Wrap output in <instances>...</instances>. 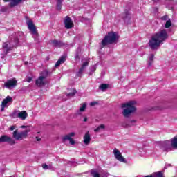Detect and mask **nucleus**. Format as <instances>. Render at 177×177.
Returning <instances> with one entry per match:
<instances>
[{"label":"nucleus","mask_w":177,"mask_h":177,"mask_svg":"<svg viewBox=\"0 0 177 177\" xmlns=\"http://www.w3.org/2000/svg\"><path fill=\"white\" fill-rule=\"evenodd\" d=\"M109 84H102L99 86V89H100L101 91H106V89H109Z\"/></svg>","instance_id":"a878e982"},{"label":"nucleus","mask_w":177,"mask_h":177,"mask_svg":"<svg viewBox=\"0 0 177 177\" xmlns=\"http://www.w3.org/2000/svg\"><path fill=\"white\" fill-rule=\"evenodd\" d=\"M171 147H172V139L171 140V142H169V141H165L160 145V149L163 151H171Z\"/></svg>","instance_id":"9d476101"},{"label":"nucleus","mask_w":177,"mask_h":177,"mask_svg":"<svg viewBox=\"0 0 177 177\" xmlns=\"http://www.w3.org/2000/svg\"><path fill=\"white\" fill-rule=\"evenodd\" d=\"M172 25V24L171 23V20H168L167 21L166 24H165V28H169V27Z\"/></svg>","instance_id":"c756f323"},{"label":"nucleus","mask_w":177,"mask_h":177,"mask_svg":"<svg viewBox=\"0 0 177 177\" xmlns=\"http://www.w3.org/2000/svg\"><path fill=\"white\" fill-rule=\"evenodd\" d=\"M35 139H36V140H37V142H41V138H39V137H38V136H37V137L35 138Z\"/></svg>","instance_id":"f704fd0d"},{"label":"nucleus","mask_w":177,"mask_h":177,"mask_svg":"<svg viewBox=\"0 0 177 177\" xmlns=\"http://www.w3.org/2000/svg\"><path fill=\"white\" fill-rule=\"evenodd\" d=\"M23 1H24V0H10L9 3V7L15 8V6H17L19 3H21Z\"/></svg>","instance_id":"dca6fc26"},{"label":"nucleus","mask_w":177,"mask_h":177,"mask_svg":"<svg viewBox=\"0 0 177 177\" xmlns=\"http://www.w3.org/2000/svg\"><path fill=\"white\" fill-rule=\"evenodd\" d=\"M171 147L173 149H177V136L171 138Z\"/></svg>","instance_id":"4be33fe9"},{"label":"nucleus","mask_w":177,"mask_h":177,"mask_svg":"<svg viewBox=\"0 0 177 177\" xmlns=\"http://www.w3.org/2000/svg\"><path fill=\"white\" fill-rule=\"evenodd\" d=\"M63 4V1L62 0H57V10H62V5Z\"/></svg>","instance_id":"bb28decb"},{"label":"nucleus","mask_w":177,"mask_h":177,"mask_svg":"<svg viewBox=\"0 0 177 177\" xmlns=\"http://www.w3.org/2000/svg\"><path fill=\"white\" fill-rule=\"evenodd\" d=\"M11 0H3L4 2H10Z\"/></svg>","instance_id":"a19ab883"},{"label":"nucleus","mask_w":177,"mask_h":177,"mask_svg":"<svg viewBox=\"0 0 177 177\" xmlns=\"http://www.w3.org/2000/svg\"><path fill=\"white\" fill-rule=\"evenodd\" d=\"M1 59H5V55L1 56Z\"/></svg>","instance_id":"79ce46f5"},{"label":"nucleus","mask_w":177,"mask_h":177,"mask_svg":"<svg viewBox=\"0 0 177 177\" xmlns=\"http://www.w3.org/2000/svg\"><path fill=\"white\" fill-rule=\"evenodd\" d=\"M149 59V66H151L153 63V60H154V54H150Z\"/></svg>","instance_id":"c85d7f7f"},{"label":"nucleus","mask_w":177,"mask_h":177,"mask_svg":"<svg viewBox=\"0 0 177 177\" xmlns=\"http://www.w3.org/2000/svg\"><path fill=\"white\" fill-rule=\"evenodd\" d=\"M145 177H153L152 176H145Z\"/></svg>","instance_id":"37998d69"},{"label":"nucleus","mask_w":177,"mask_h":177,"mask_svg":"<svg viewBox=\"0 0 177 177\" xmlns=\"http://www.w3.org/2000/svg\"><path fill=\"white\" fill-rule=\"evenodd\" d=\"M88 64H89V61H86L84 62H83L80 70H79L77 76V77H81V74H82V72L85 70L86 67H87Z\"/></svg>","instance_id":"4468645a"},{"label":"nucleus","mask_w":177,"mask_h":177,"mask_svg":"<svg viewBox=\"0 0 177 177\" xmlns=\"http://www.w3.org/2000/svg\"><path fill=\"white\" fill-rule=\"evenodd\" d=\"M17 85V80L16 79L8 80L6 82L4 83V86L7 89H12Z\"/></svg>","instance_id":"1a4fd4ad"},{"label":"nucleus","mask_w":177,"mask_h":177,"mask_svg":"<svg viewBox=\"0 0 177 177\" xmlns=\"http://www.w3.org/2000/svg\"><path fill=\"white\" fill-rule=\"evenodd\" d=\"M13 138L16 140H23L24 138H27V133H13Z\"/></svg>","instance_id":"2eb2a0df"},{"label":"nucleus","mask_w":177,"mask_h":177,"mask_svg":"<svg viewBox=\"0 0 177 177\" xmlns=\"http://www.w3.org/2000/svg\"><path fill=\"white\" fill-rule=\"evenodd\" d=\"M20 128L25 129L24 133H28L31 132L32 129H34L31 126H25V125L21 126Z\"/></svg>","instance_id":"aec40b11"},{"label":"nucleus","mask_w":177,"mask_h":177,"mask_svg":"<svg viewBox=\"0 0 177 177\" xmlns=\"http://www.w3.org/2000/svg\"><path fill=\"white\" fill-rule=\"evenodd\" d=\"M86 110V103L80 105V108L75 113V115H81Z\"/></svg>","instance_id":"ddd939ff"},{"label":"nucleus","mask_w":177,"mask_h":177,"mask_svg":"<svg viewBox=\"0 0 177 177\" xmlns=\"http://www.w3.org/2000/svg\"><path fill=\"white\" fill-rule=\"evenodd\" d=\"M96 104H97V102H93L90 104V106H96Z\"/></svg>","instance_id":"473e14b6"},{"label":"nucleus","mask_w":177,"mask_h":177,"mask_svg":"<svg viewBox=\"0 0 177 177\" xmlns=\"http://www.w3.org/2000/svg\"><path fill=\"white\" fill-rule=\"evenodd\" d=\"M49 77V72L48 70L43 71L41 73L38 79L36 80V85L37 86H44L48 84V80L46 78Z\"/></svg>","instance_id":"20e7f679"},{"label":"nucleus","mask_w":177,"mask_h":177,"mask_svg":"<svg viewBox=\"0 0 177 177\" xmlns=\"http://www.w3.org/2000/svg\"><path fill=\"white\" fill-rule=\"evenodd\" d=\"M1 12H8V7L6 6H2L0 9Z\"/></svg>","instance_id":"7c9ffc66"},{"label":"nucleus","mask_w":177,"mask_h":177,"mask_svg":"<svg viewBox=\"0 0 177 177\" xmlns=\"http://www.w3.org/2000/svg\"><path fill=\"white\" fill-rule=\"evenodd\" d=\"M167 19H168V16H163L162 17V20H167Z\"/></svg>","instance_id":"c9c22d12"},{"label":"nucleus","mask_w":177,"mask_h":177,"mask_svg":"<svg viewBox=\"0 0 177 177\" xmlns=\"http://www.w3.org/2000/svg\"><path fill=\"white\" fill-rule=\"evenodd\" d=\"M12 102L13 98H12V97L10 96H7V97L2 101L1 104L6 106V104H8V103H12Z\"/></svg>","instance_id":"6ab92c4d"},{"label":"nucleus","mask_w":177,"mask_h":177,"mask_svg":"<svg viewBox=\"0 0 177 177\" xmlns=\"http://www.w3.org/2000/svg\"><path fill=\"white\" fill-rule=\"evenodd\" d=\"M15 46H19V39H15L14 41L6 42L3 44V49L5 52V55H8V52L9 50H12L13 47Z\"/></svg>","instance_id":"39448f33"},{"label":"nucleus","mask_w":177,"mask_h":177,"mask_svg":"<svg viewBox=\"0 0 177 177\" xmlns=\"http://www.w3.org/2000/svg\"><path fill=\"white\" fill-rule=\"evenodd\" d=\"M113 154L118 161H120V162H125V159L122 157V155L121 154V152L117 149V148H115L113 150Z\"/></svg>","instance_id":"9b49d317"},{"label":"nucleus","mask_w":177,"mask_h":177,"mask_svg":"<svg viewBox=\"0 0 177 177\" xmlns=\"http://www.w3.org/2000/svg\"><path fill=\"white\" fill-rule=\"evenodd\" d=\"M119 39L120 36L118 35V33L110 32L108 33V35H106L104 37V39L102 41V46H106L111 44H117Z\"/></svg>","instance_id":"7ed1b4c3"},{"label":"nucleus","mask_w":177,"mask_h":177,"mask_svg":"<svg viewBox=\"0 0 177 177\" xmlns=\"http://www.w3.org/2000/svg\"><path fill=\"white\" fill-rule=\"evenodd\" d=\"M13 133H19V131L18 130H15Z\"/></svg>","instance_id":"ea45409f"},{"label":"nucleus","mask_w":177,"mask_h":177,"mask_svg":"<svg viewBox=\"0 0 177 177\" xmlns=\"http://www.w3.org/2000/svg\"><path fill=\"white\" fill-rule=\"evenodd\" d=\"M64 24L65 26V28H66L67 30H70L71 28H73V27H74V22L68 16L65 17V18L64 19Z\"/></svg>","instance_id":"6e6552de"},{"label":"nucleus","mask_w":177,"mask_h":177,"mask_svg":"<svg viewBox=\"0 0 177 177\" xmlns=\"http://www.w3.org/2000/svg\"><path fill=\"white\" fill-rule=\"evenodd\" d=\"M75 93H77V91H75L73 88H71L69 90V93H67V96H74V95H75Z\"/></svg>","instance_id":"cd10ccee"},{"label":"nucleus","mask_w":177,"mask_h":177,"mask_svg":"<svg viewBox=\"0 0 177 177\" xmlns=\"http://www.w3.org/2000/svg\"><path fill=\"white\" fill-rule=\"evenodd\" d=\"M26 24L28 30L30 31V33L32 35H33L34 38L38 37V30H37V28L35 27L34 22H32V20L28 19L26 20Z\"/></svg>","instance_id":"423d86ee"},{"label":"nucleus","mask_w":177,"mask_h":177,"mask_svg":"<svg viewBox=\"0 0 177 177\" xmlns=\"http://www.w3.org/2000/svg\"><path fill=\"white\" fill-rule=\"evenodd\" d=\"M8 138H9V136H8L6 135L1 136L0 137V143H5V142L7 143Z\"/></svg>","instance_id":"b1692460"},{"label":"nucleus","mask_w":177,"mask_h":177,"mask_svg":"<svg viewBox=\"0 0 177 177\" xmlns=\"http://www.w3.org/2000/svg\"><path fill=\"white\" fill-rule=\"evenodd\" d=\"M7 143H8V145H10V146H13V145H16V141L12 138L8 137V139L7 140Z\"/></svg>","instance_id":"393cba45"},{"label":"nucleus","mask_w":177,"mask_h":177,"mask_svg":"<svg viewBox=\"0 0 177 177\" xmlns=\"http://www.w3.org/2000/svg\"><path fill=\"white\" fill-rule=\"evenodd\" d=\"M136 101H129L126 103H123L121 105L122 111V114L124 117H129L132 113L136 111Z\"/></svg>","instance_id":"f03ea898"},{"label":"nucleus","mask_w":177,"mask_h":177,"mask_svg":"<svg viewBox=\"0 0 177 177\" xmlns=\"http://www.w3.org/2000/svg\"><path fill=\"white\" fill-rule=\"evenodd\" d=\"M42 167H43V168L45 169H46V168H49V167L48 166V165H46V164H44L43 165H42Z\"/></svg>","instance_id":"72a5a7b5"},{"label":"nucleus","mask_w":177,"mask_h":177,"mask_svg":"<svg viewBox=\"0 0 177 177\" xmlns=\"http://www.w3.org/2000/svg\"><path fill=\"white\" fill-rule=\"evenodd\" d=\"M5 107H6L5 105L1 104V111L5 110Z\"/></svg>","instance_id":"4c0bfd02"},{"label":"nucleus","mask_w":177,"mask_h":177,"mask_svg":"<svg viewBox=\"0 0 177 177\" xmlns=\"http://www.w3.org/2000/svg\"><path fill=\"white\" fill-rule=\"evenodd\" d=\"M104 129H106V126L104 124H100L94 129V132H102V131H104Z\"/></svg>","instance_id":"5701e85b"},{"label":"nucleus","mask_w":177,"mask_h":177,"mask_svg":"<svg viewBox=\"0 0 177 177\" xmlns=\"http://www.w3.org/2000/svg\"><path fill=\"white\" fill-rule=\"evenodd\" d=\"M131 122H135V120H132Z\"/></svg>","instance_id":"c03bdc74"},{"label":"nucleus","mask_w":177,"mask_h":177,"mask_svg":"<svg viewBox=\"0 0 177 177\" xmlns=\"http://www.w3.org/2000/svg\"><path fill=\"white\" fill-rule=\"evenodd\" d=\"M168 39V33L165 29L160 30L153 35L149 40V48L153 50H156L162 45V42Z\"/></svg>","instance_id":"f257e3e1"},{"label":"nucleus","mask_w":177,"mask_h":177,"mask_svg":"<svg viewBox=\"0 0 177 177\" xmlns=\"http://www.w3.org/2000/svg\"><path fill=\"white\" fill-rule=\"evenodd\" d=\"M10 131H15L16 129V126H11L10 128H9Z\"/></svg>","instance_id":"2f4dec72"},{"label":"nucleus","mask_w":177,"mask_h":177,"mask_svg":"<svg viewBox=\"0 0 177 177\" xmlns=\"http://www.w3.org/2000/svg\"><path fill=\"white\" fill-rule=\"evenodd\" d=\"M66 57L62 56L60 57V59L56 62L55 67H59L60 64H62V63H64L66 62Z\"/></svg>","instance_id":"412c9836"},{"label":"nucleus","mask_w":177,"mask_h":177,"mask_svg":"<svg viewBox=\"0 0 177 177\" xmlns=\"http://www.w3.org/2000/svg\"><path fill=\"white\" fill-rule=\"evenodd\" d=\"M51 44L53 46H57V48H60L64 45L62 41H58V40H53L51 41Z\"/></svg>","instance_id":"a211bd4d"},{"label":"nucleus","mask_w":177,"mask_h":177,"mask_svg":"<svg viewBox=\"0 0 177 177\" xmlns=\"http://www.w3.org/2000/svg\"><path fill=\"white\" fill-rule=\"evenodd\" d=\"M74 133H71L70 135H66L63 138L62 140L63 142H66V140L69 141L70 145H75V141L74 139L71 138L74 136Z\"/></svg>","instance_id":"f8f14e48"},{"label":"nucleus","mask_w":177,"mask_h":177,"mask_svg":"<svg viewBox=\"0 0 177 177\" xmlns=\"http://www.w3.org/2000/svg\"><path fill=\"white\" fill-rule=\"evenodd\" d=\"M83 121H84V122H86V121H88V118L85 117V118L83 119Z\"/></svg>","instance_id":"58836bf2"},{"label":"nucleus","mask_w":177,"mask_h":177,"mask_svg":"<svg viewBox=\"0 0 177 177\" xmlns=\"http://www.w3.org/2000/svg\"><path fill=\"white\" fill-rule=\"evenodd\" d=\"M31 81H32V77H28L27 82H31Z\"/></svg>","instance_id":"e433bc0d"},{"label":"nucleus","mask_w":177,"mask_h":177,"mask_svg":"<svg viewBox=\"0 0 177 177\" xmlns=\"http://www.w3.org/2000/svg\"><path fill=\"white\" fill-rule=\"evenodd\" d=\"M84 143L86 146H88L91 143V134L86 133L84 136Z\"/></svg>","instance_id":"f3484780"},{"label":"nucleus","mask_w":177,"mask_h":177,"mask_svg":"<svg viewBox=\"0 0 177 177\" xmlns=\"http://www.w3.org/2000/svg\"><path fill=\"white\" fill-rule=\"evenodd\" d=\"M12 117H14V118H19V120H24L28 117V113H27V111H15L12 113Z\"/></svg>","instance_id":"0eeeda50"}]
</instances>
